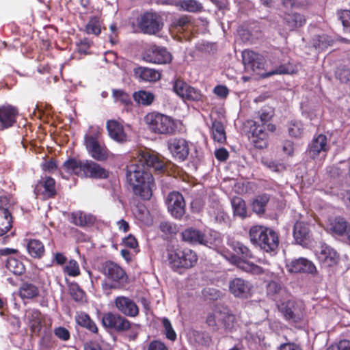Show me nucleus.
<instances>
[{
  "label": "nucleus",
  "mask_w": 350,
  "mask_h": 350,
  "mask_svg": "<svg viewBox=\"0 0 350 350\" xmlns=\"http://www.w3.org/2000/svg\"><path fill=\"white\" fill-rule=\"evenodd\" d=\"M289 271L293 273H307L314 274L317 273V268L312 262L304 258H299L293 260L288 265Z\"/></svg>",
  "instance_id": "4be33fe9"
},
{
  "label": "nucleus",
  "mask_w": 350,
  "mask_h": 350,
  "mask_svg": "<svg viewBox=\"0 0 350 350\" xmlns=\"http://www.w3.org/2000/svg\"><path fill=\"white\" fill-rule=\"evenodd\" d=\"M33 192L37 198H54L57 195L55 179L51 176L41 177L35 185Z\"/></svg>",
  "instance_id": "9b49d317"
},
{
  "label": "nucleus",
  "mask_w": 350,
  "mask_h": 350,
  "mask_svg": "<svg viewBox=\"0 0 350 350\" xmlns=\"http://www.w3.org/2000/svg\"><path fill=\"white\" fill-rule=\"evenodd\" d=\"M98 270L105 278L101 282V288L106 296H109L113 290L123 289L129 282L124 269L112 260L100 263Z\"/></svg>",
  "instance_id": "f03ea898"
},
{
  "label": "nucleus",
  "mask_w": 350,
  "mask_h": 350,
  "mask_svg": "<svg viewBox=\"0 0 350 350\" xmlns=\"http://www.w3.org/2000/svg\"><path fill=\"white\" fill-rule=\"evenodd\" d=\"M142 59L150 64H167L172 62V55L165 47L152 44L145 49L142 53Z\"/></svg>",
  "instance_id": "6e6552de"
},
{
  "label": "nucleus",
  "mask_w": 350,
  "mask_h": 350,
  "mask_svg": "<svg viewBox=\"0 0 350 350\" xmlns=\"http://www.w3.org/2000/svg\"><path fill=\"white\" fill-rule=\"evenodd\" d=\"M270 200V195L262 193L253 199L251 206L252 211L258 215H263L266 211V206Z\"/></svg>",
  "instance_id": "c9c22d12"
},
{
  "label": "nucleus",
  "mask_w": 350,
  "mask_h": 350,
  "mask_svg": "<svg viewBox=\"0 0 350 350\" xmlns=\"http://www.w3.org/2000/svg\"><path fill=\"white\" fill-rule=\"evenodd\" d=\"M102 133L98 126H90L84 136V145L100 142Z\"/></svg>",
  "instance_id": "de8ad7c7"
},
{
  "label": "nucleus",
  "mask_w": 350,
  "mask_h": 350,
  "mask_svg": "<svg viewBox=\"0 0 350 350\" xmlns=\"http://www.w3.org/2000/svg\"><path fill=\"white\" fill-rule=\"evenodd\" d=\"M13 217L8 209H0V226L9 231L12 227Z\"/></svg>",
  "instance_id": "6e6d98bb"
},
{
  "label": "nucleus",
  "mask_w": 350,
  "mask_h": 350,
  "mask_svg": "<svg viewBox=\"0 0 350 350\" xmlns=\"http://www.w3.org/2000/svg\"><path fill=\"white\" fill-rule=\"evenodd\" d=\"M5 265V267L10 272L16 275H21L25 271V267L23 262L16 257H7Z\"/></svg>",
  "instance_id": "58836bf2"
},
{
  "label": "nucleus",
  "mask_w": 350,
  "mask_h": 350,
  "mask_svg": "<svg viewBox=\"0 0 350 350\" xmlns=\"http://www.w3.org/2000/svg\"><path fill=\"white\" fill-rule=\"evenodd\" d=\"M82 176L94 179H105L109 176L107 170L92 160H84L82 165Z\"/></svg>",
  "instance_id": "2eb2a0df"
},
{
  "label": "nucleus",
  "mask_w": 350,
  "mask_h": 350,
  "mask_svg": "<svg viewBox=\"0 0 350 350\" xmlns=\"http://www.w3.org/2000/svg\"><path fill=\"white\" fill-rule=\"evenodd\" d=\"M202 95L199 90L189 85L187 90H185L183 98L189 100L198 101L202 99Z\"/></svg>",
  "instance_id": "e2e57ef3"
},
{
  "label": "nucleus",
  "mask_w": 350,
  "mask_h": 350,
  "mask_svg": "<svg viewBox=\"0 0 350 350\" xmlns=\"http://www.w3.org/2000/svg\"><path fill=\"white\" fill-rule=\"evenodd\" d=\"M166 260L172 270L180 272L195 267L198 256L195 251L189 247L179 245H167Z\"/></svg>",
  "instance_id": "7ed1b4c3"
},
{
  "label": "nucleus",
  "mask_w": 350,
  "mask_h": 350,
  "mask_svg": "<svg viewBox=\"0 0 350 350\" xmlns=\"http://www.w3.org/2000/svg\"><path fill=\"white\" fill-rule=\"evenodd\" d=\"M221 314H222L220 317V324L222 325L225 330L232 332L236 323L235 315L230 311V309L222 306Z\"/></svg>",
  "instance_id": "e433bc0d"
},
{
  "label": "nucleus",
  "mask_w": 350,
  "mask_h": 350,
  "mask_svg": "<svg viewBox=\"0 0 350 350\" xmlns=\"http://www.w3.org/2000/svg\"><path fill=\"white\" fill-rule=\"evenodd\" d=\"M241 55L245 69L256 72L258 74L264 70L266 61L263 55L252 50H244Z\"/></svg>",
  "instance_id": "4468645a"
},
{
  "label": "nucleus",
  "mask_w": 350,
  "mask_h": 350,
  "mask_svg": "<svg viewBox=\"0 0 350 350\" xmlns=\"http://www.w3.org/2000/svg\"><path fill=\"white\" fill-rule=\"evenodd\" d=\"M293 237L295 241L301 245H306L310 241V229L308 224L297 221L293 227Z\"/></svg>",
  "instance_id": "b1692460"
},
{
  "label": "nucleus",
  "mask_w": 350,
  "mask_h": 350,
  "mask_svg": "<svg viewBox=\"0 0 350 350\" xmlns=\"http://www.w3.org/2000/svg\"><path fill=\"white\" fill-rule=\"evenodd\" d=\"M188 86L189 85L183 81L177 80L174 83V90L178 96L183 98L185 90H187Z\"/></svg>",
  "instance_id": "338daca9"
},
{
  "label": "nucleus",
  "mask_w": 350,
  "mask_h": 350,
  "mask_svg": "<svg viewBox=\"0 0 350 350\" xmlns=\"http://www.w3.org/2000/svg\"><path fill=\"white\" fill-rule=\"evenodd\" d=\"M26 317L31 332L39 334L42 329V316L38 309H29L26 311Z\"/></svg>",
  "instance_id": "c85d7f7f"
},
{
  "label": "nucleus",
  "mask_w": 350,
  "mask_h": 350,
  "mask_svg": "<svg viewBox=\"0 0 350 350\" xmlns=\"http://www.w3.org/2000/svg\"><path fill=\"white\" fill-rule=\"evenodd\" d=\"M339 20L341 21L345 32H350V10H343L338 12Z\"/></svg>",
  "instance_id": "680f3d73"
},
{
  "label": "nucleus",
  "mask_w": 350,
  "mask_h": 350,
  "mask_svg": "<svg viewBox=\"0 0 350 350\" xmlns=\"http://www.w3.org/2000/svg\"><path fill=\"white\" fill-rule=\"evenodd\" d=\"M234 215L241 218H245L247 216L246 203L240 197H234L231 200Z\"/></svg>",
  "instance_id": "c03bdc74"
},
{
  "label": "nucleus",
  "mask_w": 350,
  "mask_h": 350,
  "mask_svg": "<svg viewBox=\"0 0 350 350\" xmlns=\"http://www.w3.org/2000/svg\"><path fill=\"white\" fill-rule=\"evenodd\" d=\"M106 127L109 137L119 143L127 141V135L124 131L123 125L115 120H109L107 122Z\"/></svg>",
  "instance_id": "412c9836"
},
{
  "label": "nucleus",
  "mask_w": 350,
  "mask_h": 350,
  "mask_svg": "<svg viewBox=\"0 0 350 350\" xmlns=\"http://www.w3.org/2000/svg\"><path fill=\"white\" fill-rule=\"evenodd\" d=\"M317 258L323 267H331L337 265L339 260V255L332 247L323 245L321 251L317 254Z\"/></svg>",
  "instance_id": "aec40b11"
},
{
  "label": "nucleus",
  "mask_w": 350,
  "mask_h": 350,
  "mask_svg": "<svg viewBox=\"0 0 350 350\" xmlns=\"http://www.w3.org/2000/svg\"><path fill=\"white\" fill-rule=\"evenodd\" d=\"M137 26L144 33L155 34L163 27L161 16L153 12H145L137 18Z\"/></svg>",
  "instance_id": "1a4fd4ad"
},
{
  "label": "nucleus",
  "mask_w": 350,
  "mask_h": 350,
  "mask_svg": "<svg viewBox=\"0 0 350 350\" xmlns=\"http://www.w3.org/2000/svg\"><path fill=\"white\" fill-rule=\"evenodd\" d=\"M128 319L120 314L111 312L105 313L102 317L103 325L118 333H122V330L127 323Z\"/></svg>",
  "instance_id": "f3484780"
},
{
  "label": "nucleus",
  "mask_w": 350,
  "mask_h": 350,
  "mask_svg": "<svg viewBox=\"0 0 350 350\" xmlns=\"http://www.w3.org/2000/svg\"><path fill=\"white\" fill-rule=\"evenodd\" d=\"M40 295L38 286L29 282H23L18 288V295L23 299H33Z\"/></svg>",
  "instance_id": "c756f323"
},
{
  "label": "nucleus",
  "mask_w": 350,
  "mask_h": 350,
  "mask_svg": "<svg viewBox=\"0 0 350 350\" xmlns=\"http://www.w3.org/2000/svg\"><path fill=\"white\" fill-rule=\"evenodd\" d=\"M144 122L148 129L155 134L170 135L176 129L174 120L159 112L148 113L144 117Z\"/></svg>",
  "instance_id": "423d86ee"
},
{
  "label": "nucleus",
  "mask_w": 350,
  "mask_h": 350,
  "mask_svg": "<svg viewBox=\"0 0 350 350\" xmlns=\"http://www.w3.org/2000/svg\"><path fill=\"white\" fill-rule=\"evenodd\" d=\"M250 241L267 253H275L279 246V235L272 228L264 226H253L249 230Z\"/></svg>",
  "instance_id": "20e7f679"
},
{
  "label": "nucleus",
  "mask_w": 350,
  "mask_h": 350,
  "mask_svg": "<svg viewBox=\"0 0 350 350\" xmlns=\"http://www.w3.org/2000/svg\"><path fill=\"white\" fill-rule=\"evenodd\" d=\"M167 209L172 217L180 219L185 213V202L178 191L170 193L166 198Z\"/></svg>",
  "instance_id": "ddd939ff"
},
{
  "label": "nucleus",
  "mask_w": 350,
  "mask_h": 350,
  "mask_svg": "<svg viewBox=\"0 0 350 350\" xmlns=\"http://www.w3.org/2000/svg\"><path fill=\"white\" fill-rule=\"evenodd\" d=\"M75 320L79 325L88 329L92 334H97L98 333V326L86 312L78 313L75 317Z\"/></svg>",
  "instance_id": "2f4dec72"
},
{
  "label": "nucleus",
  "mask_w": 350,
  "mask_h": 350,
  "mask_svg": "<svg viewBox=\"0 0 350 350\" xmlns=\"http://www.w3.org/2000/svg\"><path fill=\"white\" fill-rule=\"evenodd\" d=\"M167 148L174 159L178 161H185L189 154V142L182 137H175L167 141Z\"/></svg>",
  "instance_id": "f8f14e48"
},
{
  "label": "nucleus",
  "mask_w": 350,
  "mask_h": 350,
  "mask_svg": "<svg viewBox=\"0 0 350 350\" xmlns=\"http://www.w3.org/2000/svg\"><path fill=\"white\" fill-rule=\"evenodd\" d=\"M191 22V16L189 15H182L175 18L172 22V26L176 29L185 30Z\"/></svg>",
  "instance_id": "052dcab7"
},
{
  "label": "nucleus",
  "mask_w": 350,
  "mask_h": 350,
  "mask_svg": "<svg viewBox=\"0 0 350 350\" xmlns=\"http://www.w3.org/2000/svg\"><path fill=\"white\" fill-rule=\"evenodd\" d=\"M283 292V289L280 282L271 280L267 284V295L271 299L278 301V299L281 293Z\"/></svg>",
  "instance_id": "09e8293b"
},
{
  "label": "nucleus",
  "mask_w": 350,
  "mask_h": 350,
  "mask_svg": "<svg viewBox=\"0 0 350 350\" xmlns=\"http://www.w3.org/2000/svg\"><path fill=\"white\" fill-rule=\"evenodd\" d=\"M26 248L28 254L34 259H41L45 255V247L43 243L38 239H25Z\"/></svg>",
  "instance_id": "a878e982"
},
{
  "label": "nucleus",
  "mask_w": 350,
  "mask_h": 350,
  "mask_svg": "<svg viewBox=\"0 0 350 350\" xmlns=\"http://www.w3.org/2000/svg\"><path fill=\"white\" fill-rule=\"evenodd\" d=\"M293 73H295V66L288 62L285 64L280 65L274 70L267 74V76L273 75H286Z\"/></svg>",
  "instance_id": "bf43d9fd"
},
{
  "label": "nucleus",
  "mask_w": 350,
  "mask_h": 350,
  "mask_svg": "<svg viewBox=\"0 0 350 350\" xmlns=\"http://www.w3.org/2000/svg\"><path fill=\"white\" fill-rule=\"evenodd\" d=\"M161 323L164 328V334L166 338L171 341L176 340L177 336L176 333L173 329L170 321L167 318L163 317L161 319Z\"/></svg>",
  "instance_id": "13d9d810"
},
{
  "label": "nucleus",
  "mask_w": 350,
  "mask_h": 350,
  "mask_svg": "<svg viewBox=\"0 0 350 350\" xmlns=\"http://www.w3.org/2000/svg\"><path fill=\"white\" fill-rule=\"evenodd\" d=\"M221 306L216 305L212 311L208 312L206 314V324L214 332H217L219 329V323L221 322L220 317L222 314H221Z\"/></svg>",
  "instance_id": "f704fd0d"
},
{
  "label": "nucleus",
  "mask_w": 350,
  "mask_h": 350,
  "mask_svg": "<svg viewBox=\"0 0 350 350\" xmlns=\"http://www.w3.org/2000/svg\"><path fill=\"white\" fill-rule=\"evenodd\" d=\"M336 77L342 83H347L350 81V70L349 69H340L336 72Z\"/></svg>",
  "instance_id": "774afa93"
},
{
  "label": "nucleus",
  "mask_w": 350,
  "mask_h": 350,
  "mask_svg": "<svg viewBox=\"0 0 350 350\" xmlns=\"http://www.w3.org/2000/svg\"><path fill=\"white\" fill-rule=\"evenodd\" d=\"M288 131L290 136L299 138L303 135L304 128L300 121L291 120L288 123Z\"/></svg>",
  "instance_id": "603ef678"
},
{
  "label": "nucleus",
  "mask_w": 350,
  "mask_h": 350,
  "mask_svg": "<svg viewBox=\"0 0 350 350\" xmlns=\"http://www.w3.org/2000/svg\"><path fill=\"white\" fill-rule=\"evenodd\" d=\"M112 97L116 102H120L124 105L128 106L132 104L130 95L123 90L113 89Z\"/></svg>",
  "instance_id": "3c124183"
},
{
  "label": "nucleus",
  "mask_w": 350,
  "mask_h": 350,
  "mask_svg": "<svg viewBox=\"0 0 350 350\" xmlns=\"http://www.w3.org/2000/svg\"><path fill=\"white\" fill-rule=\"evenodd\" d=\"M181 237L183 241L187 242L189 244H200L202 243V238L204 237V233L198 229L190 227L185 228L181 232Z\"/></svg>",
  "instance_id": "7c9ffc66"
},
{
  "label": "nucleus",
  "mask_w": 350,
  "mask_h": 350,
  "mask_svg": "<svg viewBox=\"0 0 350 350\" xmlns=\"http://www.w3.org/2000/svg\"><path fill=\"white\" fill-rule=\"evenodd\" d=\"M276 306L284 319L289 323L295 325L304 321L306 312L305 306L302 303L288 299L277 303Z\"/></svg>",
  "instance_id": "0eeeda50"
},
{
  "label": "nucleus",
  "mask_w": 350,
  "mask_h": 350,
  "mask_svg": "<svg viewBox=\"0 0 350 350\" xmlns=\"http://www.w3.org/2000/svg\"><path fill=\"white\" fill-rule=\"evenodd\" d=\"M160 231L162 232V237L164 239L173 238L178 232V226L169 221H163L159 226Z\"/></svg>",
  "instance_id": "79ce46f5"
},
{
  "label": "nucleus",
  "mask_w": 350,
  "mask_h": 350,
  "mask_svg": "<svg viewBox=\"0 0 350 350\" xmlns=\"http://www.w3.org/2000/svg\"><path fill=\"white\" fill-rule=\"evenodd\" d=\"M140 329L139 324L132 323L128 320L127 323L122 330V333L125 334V337L129 341H135L138 338Z\"/></svg>",
  "instance_id": "a18cd8bd"
},
{
  "label": "nucleus",
  "mask_w": 350,
  "mask_h": 350,
  "mask_svg": "<svg viewBox=\"0 0 350 350\" xmlns=\"http://www.w3.org/2000/svg\"><path fill=\"white\" fill-rule=\"evenodd\" d=\"M134 75L140 80L147 82H155L161 79V73L153 68L137 66L133 69Z\"/></svg>",
  "instance_id": "bb28decb"
},
{
  "label": "nucleus",
  "mask_w": 350,
  "mask_h": 350,
  "mask_svg": "<svg viewBox=\"0 0 350 350\" xmlns=\"http://www.w3.org/2000/svg\"><path fill=\"white\" fill-rule=\"evenodd\" d=\"M164 167V162L157 155L148 150L142 151L138 161L126 166V181L133 193L143 200H149L154 187V180L149 168L161 172Z\"/></svg>",
  "instance_id": "f257e3e1"
},
{
  "label": "nucleus",
  "mask_w": 350,
  "mask_h": 350,
  "mask_svg": "<svg viewBox=\"0 0 350 350\" xmlns=\"http://www.w3.org/2000/svg\"><path fill=\"white\" fill-rule=\"evenodd\" d=\"M211 129L213 140L219 144H224L226 141V135L224 126L222 122L215 120L212 122Z\"/></svg>",
  "instance_id": "37998d69"
},
{
  "label": "nucleus",
  "mask_w": 350,
  "mask_h": 350,
  "mask_svg": "<svg viewBox=\"0 0 350 350\" xmlns=\"http://www.w3.org/2000/svg\"><path fill=\"white\" fill-rule=\"evenodd\" d=\"M64 272L70 277H77L80 275V268L77 260H70L64 268Z\"/></svg>",
  "instance_id": "4d7b16f0"
},
{
  "label": "nucleus",
  "mask_w": 350,
  "mask_h": 350,
  "mask_svg": "<svg viewBox=\"0 0 350 350\" xmlns=\"http://www.w3.org/2000/svg\"><path fill=\"white\" fill-rule=\"evenodd\" d=\"M71 297L77 302H82L85 297V293L77 283H72L69 286Z\"/></svg>",
  "instance_id": "5fc2aeb1"
},
{
  "label": "nucleus",
  "mask_w": 350,
  "mask_h": 350,
  "mask_svg": "<svg viewBox=\"0 0 350 350\" xmlns=\"http://www.w3.org/2000/svg\"><path fill=\"white\" fill-rule=\"evenodd\" d=\"M103 25V21L100 16H91L84 26L83 31L87 34L98 36L101 33Z\"/></svg>",
  "instance_id": "72a5a7b5"
},
{
  "label": "nucleus",
  "mask_w": 350,
  "mask_h": 350,
  "mask_svg": "<svg viewBox=\"0 0 350 350\" xmlns=\"http://www.w3.org/2000/svg\"><path fill=\"white\" fill-rule=\"evenodd\" d=\"M84 160H77L75 158H69L63 163L62 168L68 173H73L77 176L82 174V165Z\"/></svg>",
  "instance_id": "a19ab883"
},
{
  "label": "nucleus",
  "mask_w": 350,
  "mask_h": 350,
  "mask_svg": "<svg viewBox=\"0 0 350 350\" xmlns=\"http://www.w3.org/2000/svg\"><path fill=\"white\" fill-rule=\"evenodd\" d=\"M202 239L201 245H204L214 250H217L222 243L221 234L213 230H209L207 234L204 233Z\"/></svg>",
  "instance_id": "473e14b6"
},
{
  "label": "nucleus",
  "mask_w": 350,
  "mask_h": 350,
  "mask_svg": "<svg viewBox=\"0 0 350 350\" xmlns=\"http://www.w3.org/2000/svg\"><path fill=\"white\" fill-rule=\"evenodd\" d=\"M230 247L239 256H232V262L239 269L252 275H261L265 273L262 267L249 261L254 258V254L250 249L240 241H231Z\"/></svg>",
  "instance_id": "39448f33"
},
{
  "label": "nucleus",
  "mask_w": 350,
  "mask_h": 350,
  "mask_svg": "<svg viewBox=\"0 0 350 350\" xmlns=\"http://www.w3.org/2000/svg\"><path fill=\"white\" fill-rule=\"evenodd\" d=\"M326 135L319 134L314 137L310 146L309 154L312 159L317 157L321 152H327L329 150Z\"/></svg>",
  "instance_id": "393cba45"
},
{
  "label": "nucleus",
  "mask_w": 350,
  "mask_h": 350,
  "mask_svg": "<svg viewBox=\"0 0 350 350\" xmlns=\"http://www.w3.org/2000/svg\"><path fill=\"white\" fill-rule=\"evenodd\" d=\"M89 154L96 161H104L108 159L109 150L105 144L100 142L85 145Z\"/></svg>",
  "instance_id": "5701e85b"
},
{
  "label": "nucleus",
  "mask_w": 350,
  "mask_h": 350,
  "mask_svg": "<svg viewBox=\"0 0 350 350\" xmlns=\"http://www.w3.org/2000/svg\"><path fill=\"white\" fill-rule=\"evenodd\" d=\"M285 24L289 30H293L298 27H301L306 23L305 17L298 13L286 14L284 17Z\"/></svg>",
  "instance_id": "4c0bfd02"
},
{
  "label": "nucleus",
  "mask_w": 350,
  "mask_h": 350,
  "mask_svg": "<svg viewBox=\"0 0 350 350\" xmlns=\"http://www.w3.org/2000/svg\"><path fill=\"white\" fill-rule=\"evenodd\" d=\"M133 98L136 103L144 106L150 105L154 100V96L150 92L139 90L133 94Z\"/></svg>",
  "instance_id": "49530a36"
},
{
  "label": "nucleus",
  "mask_w": 350,
  "mask_h": 350,
  "mask_svg": "<svg viewBox=\"0 0 350 350\" xmlns=\"http://www.w3.org/2000/svg\"><path fill=\"white\" fill-rule=\"evenodd\" d=\"M19 115L16 107L11 105H3L0 106V131H3L12 127L16 122L17 117Z\"/></svg>",
  "instance_id": "dca6fc26"
},
{
  "label": "nucleus",
  "mask_w": 350,
  "mask_h": 350,
  "mask_svg": "<svg viewBox=\"0 0 350 350\" xmlns=\"http://www.w3.org/2000/svg\"><path fill=\"white\" fill-rule=\"evenodd\" d=\"M92 42L87 38L80 39L77 43V51L80 53L86 54L90 48Z\"/></svg>",
  "instance_id": "0e129e2a"
},
{
  "label": "nucleus",
  "mask_w": 350,
  "mask_h": 350,
  "mask_svg": "<svg viewBox=\"0 0 350 350\" xmlns=\"http://www.w3.org/2000/svg\"><path fill=\"white\" fill-rule=\"evenodd\" d=\"M180 6L183 10L189 12H200L203 8L202 4L196 0H183L180 1Z\"/></svg>",
  "instance_id": "864d4df0"
},
{
  "label": "nucleus",
  "mask_w": 350,
  "mask_h": 350,
  "mask_svg": "<svg viewBox=\"0 0 350 350\" xmlns=\"http://www.w3.org/2000/svg\"><path fill=\"white\" fill-rule=\"evenodd\" d=\"M70 218L73 224L82 228L92 226L96 221L93 215L81 211L71 213Z\"/></svg>",
  "instance_id": "cd10ccee"
},
{
  "label": "nucleus",
  "mask_w": 350,
  "mask_h": 350,
  "mask_svg": "<svg viewBox=\"0 0 350 350\" xmlns=\"http://www.w3.org/2000/svg\"><path fill=\"white\" fill-rule=\"evenodd\" d=\"M247 124L249 126L248 138L251 144L257 149L266 148L269 145V135L264 127L252 120H247Z\"/></svg>",
  "instance_id": "9d476101"
},
{
  "label": "nucleus",
  "mask_w": 350,
  "mask_h": 350,
  "mask_svg": "<svg viewBox=\"0 0 350 350\" xmlns=\"http://www.w3.org/2000/svg\"><path fill=\"white\" fill-rule=\"evenodd\" d=\"M350 228L349 224L342 217H336L330 224V230L335 234L342 236Z\"/></svg>",
  "instance_id": "ea45409f"
},
{
  "label": "nucleus",
  "mask_w": 350,
  "mask_h": 350,
  "mask_svg": "<svg viewBox=\"0 0 350 350\" xmlns=\"http://www.w3.org/2000/svg\"><path fill=\"white\" fill-rule=\"evenodd\" d=\"M258 118L263 127L269 122L275 116V109L273 107L268 105L263 106L258 111Z\"/></svg>",
  "instance_id": "8fccbe9b"
},
{
  "label": "nucleus",
  "mask_w": 350,
  "mask_h": 350,
  "mask_svg": "<svg viewBox=\"0 0 350 350\" xmlns=\"http://www.w3.org/2000/svg\"><path fill=\"white\" fill-rule=\"evenodd\" d=\"M250 283L241 278H235L229 282V291L236 297L245 298L251 291Z\"/></svg>",
  "instance_id": "6ab92c4d"
},
{
  "label": "nucleus",
  "mask_w": 350,
  "mask_h": 350,
  "mask_svg": "<svg viewBox=\"0 0 350 350\" xmlns=\"http://www.w3.org/2000/svg\"><path fill=\"white\" fill-rule=\"evenodd\" d=\"M55 335L63 341H67L70 338L69 331L64 327H58L54 329Z\"/></svg>",
  "instance_id": "69168bd1"
},
{
  "label": "nucleus",
  "mask_w": 350,
  "mask_h": 350,
  "mask_svg": "<svg viewBox=\"0 0 350 350\" xmlns=\"http://www.w3.org/2000/svg\"><path fill=\"white\" fill-rule=\"evenodd\" d=\"M113 302L118 310L126 317H135L139 314L138 306L128 297L118 296Z\"/></svg>",
  "instance_id": "a211bd4d"
}]
</instances>
